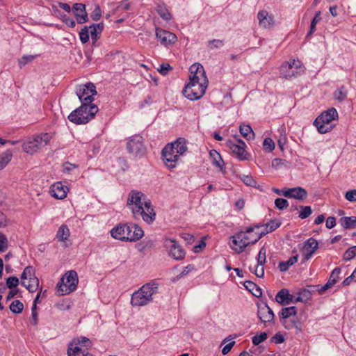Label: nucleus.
Masks as SVG:
<instances>
[{
  "label": "nucleus",
  "mask_w": 356,
  "mask_h": 356,
  "mask_svg": "<svg viewBox=\"0 0 356 356\" xmlns=\"http://www.w3.org/2000/svg\"><path fill=\"white\" fill-rule=\"evenodd\" d=\"M297 314V308L295 306L289 307H284L279 313L280 318L283 319L289 318L291 316H296Z\"/></svg>",
  "instance_id": "34"
},
{
  "label": "nucleus",
  "mask_w": 356,
  "mask_h": 356,
  "mask_svg": "<svg viewBox=\"0 0 356 356\" xmlns=\"http://www.w3.org/2000/svg\"><path fill=\"white\" fill-rule=\"evenodd\" d=\"M281 225V222L277 220H271L266 224V232H261L257 234L253 242H257L263 236L272 232Z\"/></svg>",
  "instance_id": "24"
},
{
  "label": "nucleus",
  "mask_w": 356,
  "mask_h": 356,
  "mask_svg": "<svg viewBox=\"0 0 356 356\" xmlns=\"http://www.w3.org/2000/svg\"><path fill=\"white\" fill-rule=\"evenodd\" d=\"M339 223L345 229H355L356 228V216L341 218Z\"/></svg>",
  "instance_id": "31"
},
{
  "label": "nucleus",
  "mask_w": 356,
  "mask_h": 356,
  "mask_svg": "<svg viewBox=\"0 0 356 356\" xmlns=\"http://www.w3.org/2000/svg\"><path fill=\"white\" fill-rule=\"evenodd\" d=\"M74 345V343L73 341L69 343L67 351L68 356H78L80 353H81L83 356L86 355V354H85V350H82V349L77 345L73 346Z\"/></svg>",
  "instance_id": "35"
},
{
  "label": "nucleus",
  "mask_w": 356,
  "mask_h": 356,
  "mask_svg": "<svg viewBox=\"0 0 356 356\" xmlns=\"http://www.w3.org/2000/svg\"><path fill=\"white\" fill-rule=\"evenodd\" d=\"M89 33H90L89 28L87 26H83L81 29V31L79 32V37H80V40L83 44H86V42H88L89 38H90Z\"/></svg>",
  "instance_id": "45"
},
{
  "label": "nucleus",
  "mask_w": 356,
  "mask_h": 356,
  "mask_svg": "<svg viewBox=\"0 0 356 356\" xmlns=\"http://www.w3.org/2000/svg\"><path fill=\"white\" fill-rule=\"evenodd\" d=\"M29 292L33 293L37 291L39 286V280L35 277L30 278L26 286H24Z\"/></svg>",
  "instance_id": "39"
},
{
  "label": "nucleus",
  "mask_w": 356,
  "mask_h": 356,
  "mask_svg": "<svg viewBox=\"0 0 356 356\" xmlns=\"http://www.w3.org/2000/svg\"><path fill=\"white\" fill-rule=\"evenodd\" d=\"M333 285H334V282L333 280L332 281H327V282L322 286H320L319 285H317L316 287H318V291L319 294H323L325 291L330 289Z\"/></svg>",
  "instance_id": "60"
},
{
  "label": "nucleus",
  "mask_w": 356,
  "mask_h": 356,
  "mask_svg": "<svg viewBox=\"0 0 356 356\" xmlns=\"http://www.w3.org/2000/svg\"><path fill=\"white\" fill-rule=\"evenodd\" d=\"M175 144H167L162 149V159L167 167L174 168L176 167L180 155L176 153Z\"/></svg>",
  "instance_id": "10"
},
{
  "label": "nucleus",
  "mask_w": 356,
  "mask_h": 356,
  "mask_svg": "<svg viewBox=\"0 0 356 356\" xmlns=\"http://www.w3.org/2000/svg\"><path fill=\"white\" fill-rule=\"evenodd\" d=\"M241 134L247 140L254 139V133L249 124H243L239 127Z\"/></svg>",
  "instance_id": "32"
},
{
  "label": "nucleus",
  "mask_w": 356,
  "mask_h": 356,
  "mask_svg": "<svg viewBox=\"0 0 356 356\" xmlns=\"http://www.w3.org/2000/svg\"><path fill=\"white\" fill-rule=\"evenodd\" d=\"M78 282L76 272L70 270L58 282L56 287L60 295L69 294L76 289Z\"/></svg>",
  "instance_id": "7"
},
{
  "label": "nucleus",
  "mask_w": 356,
  "mask_h": 356,
  "mask_svg": "<svg viewBox=\"0 0 356 356\" xmlns=\"http://www.w3.org/2000/svg\"><path fill=\"white\" fill-rule=\"evenodd\" d=\"M111 236L122 241H136L143 235V230L136 224L119 225L111 230Z\"/></svg>",
  "instance_id": "2"
},
{
  "label": "nucleus",
  "mask_w": 356,
  "mask_h": 356,
  "mask_svg": "<svg viewBox=\"0 0 356 356\" xmlns=\"http://www.w3.org/2000/svg\"><path fill=\"white\" fill-rule=\"evenodd\" d=\"M67 190L68 188L61 182H56L51 186L50 193L56 199L63 200L66 197Z\"/></svg>",
  "instance_id": "22"
},
{
  "label": "nucleus",
  "mask_w": 356,
  "mask_h": 356,
  "mask_svg": "<svg viewBox=\"0 0 356 356\" xmlns=\"http://www.w3.org/2000/svg\"><path fill=\"white\" fill-rule=\"evenodd\" d=\"M72 10L76 16L77 23L84 24L88 21L86 6L83 3H75L72 6Z\"/></svg>",
  "instance_id": "19"
},
{
  "label": "nucleus",
  "mask_w": 356,
  "mask_h": 356,
  "mask_svg": "<svg viewBox=\"0 0 356 356\" xmlns=\"http://www.w3.org/2000/svg\"><path fill=\"white\" fill-rule=\"evenodd\" d=\"M333 285H334V282L333 280L332 281H327V282L322 286H320L319 285H317L316 287H318V291L319 294H323L325 291L330 289Z\"/></svg>",
  "instance_id": "59"
},
{
  "label": "nucleus",
  "mask_w": 356,
  "mask_h": 356,
  "mask_svg": "<svg viewBox=\"0 0 356 356\" xmlns=\"http://www.w3.org/2000/svg\"><path fill=\"white\" fill-rule=\"evenodd\" d=\"M300 211L299 213V218L301 219H305L308 218L312 213V210L309 206H300Z\"/></svg>",
  "instance_id": "47"
},
{
  "label": "nucleus",
  "mask_w": 356,
  "mask_h": 356,
  "mask_svg": "<svg viewBox=\"0 0 356 356\" xmlns=\"http://www.w3.org/2000/svg\"><path fill=\"white\" fill-rule=\"evenodd\" d=\"M268 338L266 332H261L259 335H255L252 338V343L254 346H258L260 343L264 341Z\"/></svg>",
  "instance_id": "52"
},
{
  "label": "nucleus",
  "mask_w": 356,
  "mask_h": 356,
  "mask_svg": "<svg viewBox=\"0 0 356 356\" xmlns=\"http://www.w3.org/2000/svg\"><path fill=\"white\" fill-rule=\"evenodd\" d=\"M156 12L160 15V17L165 21H168L172 18L170 12L164 5H158L156 8Z\"/></svg>",
  "instance_id": "37"
},
{
  "label": "nucleus",
  "mask_w": 356,
  "mask_h": 356,
  "mask_svg": "<svg viewBox=\"0 0 356 356\" xmlns=\"http://www.w3.org/2000/svg\"><path fill=\"white\" fill-rule=\"evenodd\" d=\"M19 283V279L15 276H10L6 280V286L10 289H16Z\"/></svg>",
  "instance_id": "51"
},
{
  "label": "nucleus",
  "mask_w": 356,
  "mask_h": 356,
  "mask_svg": "<svg viewBox=\"0 0 356 356\" xmlns=\"http://www.w3.org/2000/svg\"><path fill=\"white\" fill-rule=\"evenodd\" d=\"M22 148L25 152L31 154H34L39 149L33 140L24 143L22 145Z\"/></svg>",
  "instance_id": "40"
},
{
  "label": "nucleus",
  "mask_w": 356,
  "mask_h": 356,
  "mask_svg": "<svg viewBox=\"0 0 356 356\" xmlns=\"http://www.w3.org/2000/svg\"><path fill=\"white\" fill-rule=\"evenodd\" d=\"M13 154L11 151L7 150L3 154L0 155V170L5 168L7 164L11 161Z\"/></svg>",
  "instance_id": "38"
},
{
  "label": "nucleus",
  "mask_w": 356,
  "mask_h": 356,
  "mask_svg": "<svg viewBox=\"0 0 356 356\" xmlns=\"http://www.w3.org/2000/svg\"><path fill=\"white\" fill-rule=\"evenodd\" d=\"M298 255H295L291 257L287 261H281L279 264L280 270L282 272H285L288 270L289 267L295 264L298 261Z\"/></svg>",
  "instance_id": "33"
},
{
  "label": "nucleus",
  "mask_w": 356,
  "mask_h": 356,
  "mask_svg": "<svg viewBox=\"0 0 356 356\" xmlns=\"http://www.w3.org/2000/svg\"><path fill=\"white\" fill-rule=\"evenodd\" d=\"M344 87L336 90L334 92V97L336 100L341 102L347 97V92L343 91Z\"/></svg>",
  "instance_id": "46"
},
{
  "label": "nucleus",
  "mask_w": 356,
  "mask_h": 356,
  "mask_svg": "<svg viewBox=\"0 0 356 356\" xmlns=\"http://www.w3.org/2000/svg\"><path fill=\"white\" fill-rule=\"evenodd\" d=\"M127 205L135 218L142 217L148 224L155 220L156 213L151 201L140 191L132 190L128 195Z\"/></svg>",
  "instance_id": "1"
},
{
  "label": "nucleus",
  "mask_w": 356,
  "mask_h": 356,
  "mask_svg": "<svg viewBox=\"0 0 356 356\" xmlns=\"http://www.w3.org/2000/svg\"><path fill=\"white\" fill-rule=\"evenodd\" d=\"M266 248L264 246H263L260 249L258 256H257V264H259V266H264L266 263Z\"/></svg>",
  "instance_id": "48"
},
{
  "label": "nucleus",
  "mask_w": 356,
  "mask_h": 356,
  "mask_svg": "<svg viewBox=\"0 0 356 356\" xmlns=\"http://www.w3.org/2000/svg\"><path fill=\"white\" fill-rule=\"evenodd\" d=\"M257 316L264 323L273 321L275 318L273 310L266 303L258 305Z\"/></svg>",
  "instance_id": "18"
},
{
  "label": "nucleus",
  "mask_w": 356,
  "mask_h": 356,
  "mask_svg": "<svg viewBox=\"0 0 356 356\" xmlns=\"http://www.w3.org/2000/svg\"><path fill=\"white\" fill-rule=\"evenodd\" d=\"M337 118V110L334 108H331L318 116L314 122V125L320 134H326L332 129L333 126L330 123Z\"/></svg>",
  "instance_id": "5"
},
{
  "label": "nucleus",
  "mask_w": 356,
  "mask_h": 356,
  "mask_svg": "<svg viewBox=\"0 0 356 356\" xmlns=\"http://www.w3.org/2000/svg\"><path fill=\"white\" fill-rule=\"evenodd\" d=\"M165 245L170 249V254L177 260H181L184 258L185 252L175 239H168Z\"/></svg>",
  "instance_id": "15"
},
{
  "label": "nucleus",
  "mask_w": 356,
  "mask_h": 356,
  "mask_svg": "<svg viewBox=\"0 0 356 356\" xmlns=\"http://www.w3.org/2000/svg\"><path fill=\"white\" fill-rule=\"evenodd\" d=\"M35 277V270L31 266H26L21 275V284L26 286V280Z\"/></svg>",
  "instance_id": "28"
},
{
  "label": "nucleus",
  "mask_w": 356,
  "mask_h": 356,
  "mask_svg": "<svg viewBox=\"0 0 356 356\" xmlns=\"http://www.w3.org/2000/svg\"><path fill=\"white\" fill-rule=\"evenodd\" d=\"M172 68V67L168 64V63H163L160 65V68L158 69V71L162 74V75H166L170 70H171Z\"/></svg>",
  "instance_id": "63"
},
{
  "label": "nucleus",
  "mask_w": 356,
  "mask_h": 356,
  "mask_svg": "<svg viewBox=\"0 0 356 356\" xmlns=\"http://www.w3.org/2000/svg\"><path fill=\"white\" fill-rule=\"evenodd\" d=\"M275 206L279 210H284L289 207V202L286 199L277 198L275 200Z\"/></svg>",
  "instance_id": "53"
},
{
  "label": "nucleus",
  "mask_w": 356,
  "mask_h": 356,
  "mask_svg": "<svg viewBox=\"0 0 356 356\" xmlns=\"http://www.w3.org/2000/svg\"><path fill=\"white\" fill-rule=\"evenodd\" d=\"M127 148L128 152L135 156H142L146 151L143 145V137L140 136L131 137L127 143Z\"/></svg>",
  "instance_id": "11"
},
{
  "label": "nucleus",
  "mask_w": 356,
  "mask_h": 356,
  "mask_svg": "<svg viewBox=\"0 0 356 356\" xmlns=\"http://www.w3.org/2000/svg\"><path fill=\"white\" fill-rule=\"evenodd\" d=\"M10 309L14 314H20L24 309V305L20 300H15L11 302Z\"/></svg>",
  "instance_id": "43"
},
{
  "label": "nucleus",
  "mask_w": 356,
  "mask_h": 356,
  "mask_svg": "<svg viewBox=\"0 0 356 356\" xmlns=\"http://www.w3.org/2000/svg\"><path fill=\"white\" fill-rule=\"evenodd\" d=\"M72 341L74 343V345H81V346H88L90 344V341L89 339L84 337H82L79 339H74L72 340Z\"/></svg>",
  "instance_id": "57"
},
{
  "label": "nucleus",
  "mask_w": 356,
  "mask_h": 356,
  "mask_svg": "<svg viewBox=\"0 0 356 356\" xmlns=\"http://www.w3.org/2000/svg\"><path fill=\"white\" fill-rule=\"evenodd\" d=\"M209 155L212 159V163L218 167L222 173H225V162L220 154L216 149H211L209 152Z\"/></svg>",
  "instance_id": "26"
},
{
  "label": "nucleus",
  "mask_w": 356,
  "mask_h": 356,
  "mask_svg": "<svg viewBox=\"0 0 356 356\" xmlns=\"http://www.w3.org/2000/svg\"><path fill=\"white\" fill-rule=\"evenodd\" d=\"M257 19L261 26L265 29L273 27L275 20L273 15H269L266 10H261L257 14Z\"/></svg>",
  "instance_id": "21"
},
{
  "label": "nucleus",
  "mask_w": 356,
  "mask_h": 356,
  "mask_svg": "<svg viewBox=\"0 0 356 356\" xmlns=\"http://www.w3.org/2000/svg\"><path fill=\"white\" fill-rule=\"evenodd\" d=\"M282 195L287 198H293L298 200H304L307 197V191L300 187L284 188L282 189Z\"/></svg>",
  "instance_id": "14"
},
{
  "label": "nucleus",
  "mask_w": 356,
  "mask_h": 356,
  "mask_svg": "<svg viewBox=\"0 0 356 356\" xmlns=\"http://www.w3.org/2000/svg\"><path fill=\"white\" fill-rule=\"evenodd\" d=\"M224 45L223 40L213 39L209 41V47L211 49L220 48Z\"/></svg>",
  "instance_id": "56"
},
{
  "label": "nucleus",
  "mask_w": 356,
  "mask_h": 356,
  "mask_svg": "<svg viewBox=\"0 0 356 356\" xmlns=\"http://www.w3.org/2000/svg\"><path fill=\"white\" fill-rule=\"evenodd\" d=\"M102 15V11L101 8L99 5H95V9L90 14L91 18L97 21L100 19Z\"/></svg>",
  "instance_id": "58"
},
{
  "label": "nucleus",
  "mask_w": 356,
  "mask_h": 356,
  "mask_svg": "<svg viewBox=\"0 0 356 356\" xmlns=\"http://www.w3.org/2000/svg\"><path fill=\"white\" fill-rule=\"evenodd\" d=\"M156 37L160 40L161 44L165 46L174 44L177 40L175 34L159 28L156 29Z\"/></svg>",
  "instance_id": "17"
},
{
  "label": "nucleus",
  "mask_w": 356,
  "mask_h": 356,
  "mask_svg": "<svg viewBox=\"0 0 356 356\" xmlns=\"http://www.w3.org/2000/svg\"><path fill=\"white\" fill-rule=\"evenodd\" d=\"M51 136L48 133H44L41 135L36 136L33 138V140L38 149H40L48 144L51 140Z\"/></svg>",
  "instance_id": "27"
},
{
  "label": "nucleus",
  "mask_w": 356,
  "mask_h": 356,
  "mask_svg": "<svg viewBox=\"0 0 356 356\" xmlns=\"http://www.w3.org/2000/svg\"><path fill=\"white\" fill-rule=\"evenodd\" d=\"M250 270L252 273H254L255 274V275L258 277L261 278V277H263L264 275V266H259L258 264L254 268H252L251 267H250Z\"/></svg>",
  "instance_id": "55"
},
{
  "label": "nucleus",
  "mask_w": 356,
  "mask_h": 356,
  "mask_svg": "<svg viewBox=\"0 0 356 356\" xmlns=\"http://www.w3.org/2000/svg\"><path fill=\"white\" fill-rule=\"evenodd\" d=\"M275 300L282 305H289L293 302V296L288 289H282L275 296Z\"/></svg>",
  "instance_id": "23"
},
{
  "label": "nucleus",
  "mask_w": 356,
  "mask_h": 356,
  "mask_svg": "<svg viewBox=\"0 0 356 356\" xmlns=\"http://www.w3.org/2000/svg\"><path fill=\"white\" fill-rule=\"evenodd\" d=\"M305 66L299 60L284 62L280 66V76L285 79L296 78L304 73Z\"/></svg>",
  "instance_id": "6"
},
{
  "label": "nucleus",
  "mask_w": 356,
  "mask_h": 356,
  "mask_svg": "<svg viewBox=\"0 0 356 356\" xmlns=\"http://www.w3.org/2000/svg\"><path fill=\"white\" fill-rule=\"evenodd\" d=\"M238 143L232 141L228 142V146L236 158L241 161L248 159V154L245 151V143L241 139H237Z\"/></svg>",
  "instance_id": "13"
},
{
  "label": "nucleus",
  "mask_w": 356,
  "mask_h": 356,
  "mask_svg": "<svg viewBox=\"0 0 356 356\" xmlns=\"http://www.w3.org/2000/svg\"><path fill=\"white\" fill-rule=\"evenodd\" d=\"M70 232L69 228L65 225H62L58 229L56 238L60 242L63 243V247L66 248V241L68 240L70 237Z\"/></svg>",
  "instance_id": "25"
},
{
  "label": "nucleus",
  "mask_w": 356,
  "mask_h": 356,
  "mask_svg": "<svg viewBox=\"0 0 356 356\" xmlns=\"http://www.w3.org/2000/svg\"><path fill=\"white\" fill-rule=\"evenodd\" d=\"M98 111L97 105L83 103L68 115V120L76 124H84L92 120Z\"/></svg>",
  "instance_id": "3"
},
{
  "label": "nucleus",
  "mask_w": 356,
  "mask_h": 356,
  "mask_svg": "<svg viewBox=\"0 0 356 356\" xmlns=\"http://www.w3.org/2000/svg\"><path fill=\"white\" fill-rule=\"evenodd\" d=\"M345 197L350 202H356V190H350L346 193Z\"/></svg>",
  "instance_id": "64"
},
{
  "label": "nucleus",
  "mask_w": 356,
  "mask_h": 356,
  "mask_svg": "<svg viewBox=\"0 0 356 356\" xmlns=\"http://www.w3.org/2000/svg\"><path fill=\"white\" fill-rule=\"evenodd\" d=\"M263 146L266 151L270 152L275 149V143L270 138H266L263 142Z\"/></svg>",
  "instance_id": "54"
},
{
  "label": "nucleus",
  "mask_w": 356,
  "mask_h": 356,
  "mask_svg": "<svg viewBox=\"0 0 356 356\" xmlns=\"http://www.w3.org/2000/svg\"><path fill=\"white\" fill-rule=\"evenodd\" d=\"M318 247V241L314 238H309L307 240L302 246V254L304 255V259L302 263L309 260L312 254L316 251Z\"/></svg>",
  "instance_id": "16"
},
{
  "label": "nucleus",
  "mask_w": 356,
  "mask_h": 356,
  "mask_svg": "<svg viewBox=\"0 0 356 356\" xmlns=\"http://www.w3.org/2000/svg\"><path fill=\"white\" fill-rule=\"evenodd\" d=\"M88 28L91 36H93V35H100L104 29V24L102 22L92 24Z\"/></svg>",
  "instance_id": "44"
},
{
  "label": "nucleus",
  "mask_w": 356,
  "mask_h": 356,
  "mask_svg": "<svg viewBox=\"0 0 356 356\" xmlns=\"http://www.w3.org/2000/svg\"><path fill=\"white\" fill-rule=\"evenodd\" d=\"M76 94L81 104H92L93 96L97 94L96 88L92 83L80 85L76 88Z\"/></svg>",
  "instance_id": "9"
},
{
  "label": "nucleus",
  "mask_w": 356,
  "mask_h": 356,
  "mask_svg": "<svg viewBox=\"0 0 356 356\" xmlns=\"http://www.w3.org/2000/svg\"><path fill=\"white\" fill-rule=\"evenodd\" d=\"M62 21L69 27L73 28L76 26L75 21L72 18L67 16L66 15H63L62 16Z\"/></svg>",
  "instance_id": "62"
},
{
  "label": "nucleus",
  "mask_w": 356,
  "mask_h": 356,
  "mask_svg": "<svg viewBox=\"0 0 356 356\" xmlns=\"http://www.w3.org/2000/svg\"><path fill=\"white\" fill-rule=\"evenodd\" d=\"M232 243L238 246L235 250L238 252H242L244 251L245 248L248 246L251 242H248L245 238V233L244 232H238L236 236H232Z\"/></svg>",
  "instance_id": "20"
},
{
  "label": "nucleus",
  "mask_w": 356,
  "mask_h": 356,
  "mask_svg": "<svg viewBox=\"0 0 356 356\" xmlns=\"http://www.w3.org/2000/svg\"><path fill=\"white\" fill-rule=\"evenodd\" d=\"M207 86L197 82H188L182 92L188 99L197 100L204 95Z\"/></svg>",
  "instance_id": "8"
},
{
  "label": "nucleus",
  "mask_w": 356,
  "mask_h": 356,
  "mask_svg": "<svg viewBox=\"0 0 356 356\" xmlns=\"http://www.w3.org/2000/svg\"><path fill=\"white\" fill-rule=\"evenodd\" d=\"M356 256V246H352L348 248L343 254V259L346 261H350Z\"/></svg>",
  "instance_id": "49"
},
{
  "label": "nucleus",
  "mask_w": 356,
  "mask_h": 356,
  "mask_svg": "<svg viewBox=\"0 0 356 356\" xmlns=\"http://www.w3.org/2000/svg\"><path fill=\"white\" fill-rule=\"evenodd\" d=\"M283 325H284L286 329H296V332H300L302 330V325L299 321L297 320H290L289 321H282Z\"/></svg>",
  "instance_id": "36"
},
{
  "label": "nucleus",
  "mask_w": 356,
  "mask_h": 356,
  "mask_svg": "<svg viewBox=\"0 0 356 356\" xmlns=\"http://www.w3.org/2000/svg\"><path fill=\"white\" fill-rule=\"evenodd\" d=\"M191 76L189 82L201 83L204 85H208V79L206 75L204 67L200 63H194L190 67Z\"/></svg>",
  "instance_id": "12"
},
{
  "label": "nucleus",
  "mask_w": 356,
  "mask_h": 356,
  "mask_svg": "<svg viewBox=\"0 0 356 356\" xmlns=\"http://www.w3.org/2000/svg\"><path fill=\"white\" fill-rule=\"evenodd\" d=\"M244 286L255 297H260L262 295L261 289L253 282L248 280L243 284Z\"/></svg>",
  "instance_id": "30"
},
{
  "label": "nucleus",
  "mask_w": 356,
  "mask_h": 356,
  "mask_svg": "<svg viewBox=\"0 0 356 356\" xmlns=\"http://www.w3.org/2000/svg\"><path fill=\"white\" fill-rule=\"evenodd\" d=\"M321 11L316 13L315 16L311 22L309 31L308 32L307 37L312 35L315 32L316 24L321 19Z\"/></svg>",
  "instance_id": "41"
},
{
  "label": "nucleus",
  "mask_w": 356,
  "mask_h": 356,
  "mask_svg": "<svg viewBox=\"0 0 356 356\" xmlns=\"http://www.w3.org/2000/svg\"><path fill=\"white\" fill-rule=\"evenodd\" d=\"M261 225H257L254 226V227H248L245 232H244L245 233V238H248V239H247V241L248 242H251L250 244H254L256 242H253L254 241V238L256 237L257 234H258L257 232H255L253 234L254 232V228H259L261 227Z\"/></svg>",
  "instance_id": "42"
},
{
  "label": "nucleus",
  "mask_w": 356,
  "mask_h": 356,
  "mask_svg": "<svg viewBox=\"0 0 356 356\" xmlns=\"http://www.w3.org/2000/svg\"><path fill=\"white\" fill-rule=\"evenodd\" d=\"M170 144H175L176 153H178L180 156L187 151L186 141L184 138H178L175 142Z\"/></svg>",
  "instance_id": "29"
},
{
  "label": "nucleus",
  "mask_w": 356,
  "mask_h": 356,
  "mask_svg": "<svg viewBox=\"0 0 356 356\" xmlns=\"http://www.w3.org/2000/svg\"><path fill=\"white\" fill-rule=\"evenodd\" d=\"M158 291V284L149 282L144 284L131 296L132 306H144L152 300V296Z\"/></svg>",
  "instance_id": "4"
},
{
  "label": "nucleus",
  "mask_w": 356,
  "mask_h": 356,
  "mask_svg": "<svg viewBox=\"0 0 356 356\" xmlns=\"http://www.w3.org/2000/svg\"><path fill=\"white\" fill-rule=\"evenodd\" d=\"M241 179L243 181V183L248 186H252L256 188H258L259 187V186H257L256 180L254 179L252 176L243 175L241 177Z\"/></svg>",
  "instance_id": "50"
},
{
  "label": "nucleus",
  "mask_w": 356,
  "mask_h": 356,
  "mask_svg": "<svg viewBox=\"0 0 356 356\" xmlns=\"http://www.w3.org/2000/svg\"><path fill=\"white\" fill-rule=\"evenodd\" d=\"M35 56L32 55H25L24 56L19 60V67H22L24 66L27 63L32 61L35 58Z\"/></svg>",
  "instance_id": "61"
}]
</instances>
